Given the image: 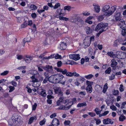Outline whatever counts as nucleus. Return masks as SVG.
I'll list each match as a JSON object with an SVG mask.
<instances>
[{"label":"nucleus","mask_w":126,"mask_h":126,"mask_svg":"<svg viewBox=\"0 0 126 126\" xmlns=\"http://www.w3.org/2000/svg\"><path fill=\"white\" fill-rule=\"evenodd\" d=\"M108 24L107 23H100L97 25L95 28V30L99 31L97 35V36L99 37L100 34L104 31H106L108 28Z\"/></svg>","instance_id":"obj_1"},{"label":"nucleus","mask_w":126,"mask_h":126,"mask_svg":"<svg viewBox=\"0 0 126 126\" xmlns=\"http://www.w3.org/2000/svg\"><path fill=\"white\" fill-rule=\"evenodd\" d=\"M56 83H60L62 85H64L65 84V81H63V80L64 77L62 74H59L55 75Z\"/></svg>","instance_id":"obj_2"},{"label":"nucleus","mask_w":126,"mask_h":126,"mask_svg":"<svg viewBox=\"0 0 126 126\" xmlns=\"http://www.w3.org/2000/svg\"><path fill=\"white\" fill-rule=\"evenodd\" d=\"M13 116L17 126H19L23 122V119L20 116L16 114H14Z\"/></svg>","instance_id":"obj_3"},{"label":"nucleus","mask_w":126,"mask_h":126,"mask_svg":"<svg viewBox=\"0 0 126 126\" xmlns=\"http://www.w3.org/2000/svg\"><path fill=\"white\" fill-rule=\"evenodd\" d=\"M69 57L70 59L76 61L80 59L79 55V54H71L69 55Z\"/></svg>","instance_id":"obj_4"},{"label":"nucleus","mask_w":126,"mask_h":126,"mask_svg":"<svg viewBox=\"0 0 126 126\" xmlns=\"http://www.w3.org/2000/svg\"><path fill=\"white\" fill-rule=\"evenodd\" d=\"M116 10V8L115 6H113L111 7L110 10L107 13L106 12L105 15L107 16H109L111 15Z\"/></svg>","instance_id":"obj_5"},{"label":"nucleus","mask_w":126,"mask_h":126,"mask_svg":"<svg viewBox=\"0 0 126 126\" xmlns=\"http://www.w3.org/2000/svg\"><path fill=\"white\" fill-rule=\"evenodd\" d=\"M41 67L45 70L48 71L49 73L52 72L53 71L52 66L49 65H47L45 66H42Z\"/></svg>","instance_id":"obj_6"},{"label":"nucleus","mask_w":126,"mask_h":126,"mask_svg":"<svg viewBox=\"0 0 126 126\" xmlns=\"http://www.w3.org/2000/svg\"><path fill=\"white\" fill-rule=\"evenodd\" d=\"M60 124L59 120L57 118H54L50 125L51 126H58Z\"/></svg>","instance_id":"obj_7"},{"label":"nucleus","mask_w":126,"mask_h":126,"mask_svg":"<svg viewBox=\"0 0 126 126\" xmlns=\"http://www.w3.org/2000/svg\"><path fill=\"white\" fill-rule=\"evenodd\" d=\"M66 103L65 100H64L63 97H60L56 102L58 106L62 104H65Z\"/></svg>","instance_id":"obj_8"},{"label":"nucleus","mask_w":126,"mask_h":126,"mask_svg":"<svg viewBox=\"0 0 126 126\" xmlns=\"http://www.w3.org/2000/svg\"><path fill=\"white\" fill-rule=\"evenodd\" d=\"M54 68L57 72L62 73L63 75H66L67 72V71L66 69L63 70L61 68H57V67H55Z\"/></svg>","instance_id":"obj_9"},{"label":"nucleus","mask_w":126,"mask_h":126,"mask_svg":"<svg viewBox=\"0 0 126 126\" xmlns=\"http://www.w3.org/2000/svg\"><path fill=\"white\" fill-rule=\"evenodd\" d=\"M55 75H52L49 77L48 81L50 82L54 83H56V79L55 78Z\"/></svg>","instance_id":"obj_10"},{"label":"nucleus","mask_w":126,"mask_h":126,"mask_svg":"<svg viewBox=\"0 0 126 126\" xmlns=\"http://www.w3.org/2000/svg\"><path fill=\"white\" fill-rule=\"evenodd\" d=\"M103 123L104 124H112L113 121L111 119L109 118L104 119L103 120Z\"/></svg>","instance_id":"obj_11"},{"label":"nucleus","mask_w":126,"mask_h":126,"mask_svg":"<svg viewBox=\"0 0 126 126\" xmlns=\"http://www.w3.org/2000/svg\"><path fill=\"white\" fill-rule=\"evenodd\" d=\"M25 57L26 58L25 59V61L27 63H30L33 58L32 56L28 55H26Z\"/></svg>","instance_id":"obj_12"},{"label":"nucleus","mask_w":126,"mask_h":126,"mask_svg":"<svg viewBox=\"0 0 126 126\" xmlns=\"http://www.w3.org/2000/svg\"><path fill=\"white\" fill-rule=\"evenodd\" d=\"M13 118L14 117L13 116L12 117V118L9 120V124L10 126L13 125L15 126H17V125H16V122L13 119Z\"/></svg>","instance_id":"obj_13"},{"label":"nucleus","mask_w":126,"mask_h":126,"mask_svg":"<svg viewBox=\"0 0 126 126\" xmlns=\"http://www.w3.org/2000/svg\"><path fill=\"white\" fill-rule=\"evenodd\" d=\"M91 41L89 39H85L84 40V44L85 46H89L90 44Z\"/></svg>","instance_id":"obj_14"},{"label":"nucleus","mask_w":126,"mask_h":126,"mask_svg":"<svg viewBox=\"0 0 126 126\" xmlns=\"http://www.w3.org/2000/svg\"><path fill=\"white\" fill-rule=\"evenodd\" d=\"M66 43L62 42L60 44V48L61 50L65 49L66 47Z\"/></svg>","instance_id":"obj_15"},{"label":"nucleus","mask_w":126,"mask_h":126,"mask_svg":"<svg viewBox=\"0 0 126 126\" xmlns=\"http://www.w3.org/2000/svg\"><path fill=\"white\" fill-rule=\"evenodd\" d=\"M110 8V7L109 5H106L103 6L102 10L103 12H106L108 11Z\"/></svg>","instance_id":"obj_16"},{"label":"nucleus","mask_w":126,"mask_h":126,"mask_svg":"<svg viewBox=\"0 0 126 126\" xmlns=\"http://www.w3.org/2000/svg\"><path fill=\"white\" fill-rule=\"evenodd\" d=\"M119 20L121 22L120 23V25H121L120 28H123L125 27L126 25L125 24V22L124 20L120 19Z\"/></svg>","instance_id":"obj_17"},{"label":"nucleus","mask_w":126,"mask_h":126,"mask_svg":"<svg viewBox=\"0 0 126 126\" xmlns=\"http://www.w3.org/2000/svg\"><path fill=\"white\" fill-rule=\"evenodd\" d=\"M86 32L87 34H90L92 31V29L89 27H85Z\"/></svg>","instance_id":"obj_18"},{"label":"nucleus","mask_w":126,"mask_h":126,"mask_svg":"<svg viewBox=\"0 0 126 126\" xmlns=\"http://www.w3.org/2000/svg\"><path fill=\"white\" fill-rule=\"evenodd\" d=\"M111 66L112 67H114L117 64V63L116 62L115 60L113 59L111 61Z\"/></svg>","instance_id":"obj_19"},{"label":"nucleus","mask_w":126,"mask_h":126,"mask_svg":"<svg viewBox=\"0 0 126 126\" xmlns=\"http://www.w3.org/2000/svg\"><path fill=\"white\" fill-rule=\"evenodd\" d=\"M94 6L95 11L97 13L99 12L100 10V7L96 5H94Z\"/></svg>","instance_id":"obj_20"},{"label":"nucleus","mask_w":126,"mask_h":126,"mask_svg":"<svg viewBox=\"0 0 126 126\" xmlns=\"http://www.w3.org/2000/svg\"><path fill=\"white\" fill-rule=\"evenodd\" d=\"M121 15L120 13H118L115 15V19L116 21L119 20L121 19Z\"/></svg>","instance_id":"obj_21"},{"label":"nucleus","mask_w":126,"mask_h":126,"mask_svg":"<svg viewBox=\"0 0 126 126\" xmlns=\"http://www.w3.org/2000/svg\"><path fill=\"white\" fill-rule=\"evenodd\" d=\"M54 92L56 94H58L61 90L60 88L57 86H54L53 87Z\"/></svg>","instance_id":"obj_22"},{"label":"nucleus","mask_w":126,"mask_h":126,"mask_svg":"<svg viewBox=\"0 0 126 126\" xmlns=\"http://www.w3.org/2000/svg\"><path fill=\"white\" fill-rule=\"evenodd\" d=\"M108 55L110 57L114 58L116 57V55L113 53L112 51L109 52L107 53Z\"/></svg>","instance_id":"obj_23"},{"label":"nucleus","mask_w":126,"mask_h":126,"mask_svg":"<svg viewBox=\"0 0 126 126\" xmlns=\"http://www.w3.org/2000/svg\"><path fill=\"white\" fill-rule=\"evenodd\" d=\"M116 57L119 59H122V52L117 51L116 53Z\"/></svg>","instance_id":"obj_24"},{"label":"nucleus","mask_w":126,"mask_h":126,"mask_svg":"<svg viewBox=\"0 0 126 126\" xmlns=\"http://www.w3.org/2000/svg\"><path fill=\"white\" fill-rule=\"evenodd\" d=\"M86 105V103L85 102L82 103H79L77 105V107L78 108H79L81 107L85 106Z\"/></svg>","instance_id":"obj_25"},{"label":"nucleus","mask_w":126,"mask_h":126,"mask_svg":"<svg viewBox=\"0 0 126 126\" xmlns=\"http://www.w3.org/2000/svg\"><path fill=\"white\" fill-rule=\"evenodd\" d=\"M87 91L90 93H91L92 92V87H87L86 89Z\"/></svg>","instance_id":"obj_26"},{"label":"nucleus","mask_w":126,"mask_h":126,"mask_svg":"<svg viewBox=\"0 0 126 126\" xmlns=\"http://www.w3.org/2000/svg\"><path fill=\"white\" fill-rule=\"evenodd\" d=\"M126 117L124 115H121L120 116L119 118V120L120 121L122 122L124 120H125Z\"/></svg>","instance_id":"obj_27"},{"label":"nucleus","mask_w":126,"mask_h":126,"mask_svg":"<svg viewBox=\"0 0 126 126\" xmlns=\"http://www.w3.org/2000/svg\"><path fill=\"white\" fill-rule=\"evenodd\" d=\"M54 55H51L50 56L48 57H44L43 59V60H48L52 58H54Z\"/></svg>","instance_id":"obj_28"},{"label":"nucleus","mask_w":126,"mask_h":126,"mask_svg":"<svg viewBox=\"0 0 126 126\" xmlns=\"http://www.w3.org/2000/svg\"><path fill=\"white\" fill-rule=\"evenodd\" d=\"M107 85H108L107 83H106L104 85V86L103 87V92L104 93H105L106 92L108 88V87Z\"/></svg>","instance_id":"obj_29"},{"label":"nucleus","mask_w":126,"mask_h":126,"mask_svg":"<svg viewBox=\"0 0 126 126\" xmlns=\"http://www.w3.org/2000/svg\"><path fill=\"white\" fill-rule=\"evenodd\" d=\"M104 18V15H100L98 16L97 18V19L98 21H102Z\"/></svg>","instance_id":"obj_30"},{"label":"nucleus","mask_w":126,"mask_h":126,"mask_svg":"<svg viewBox=\"0 0 126 126\" xmlns=\"http://www.w3.org/2000/svg\"><path fill=\"white\" fill-rule=\"evenodd\" d=\"M37 8L36 6L34 4L31 5L30 7V9L32 10H35Z\"/></svg>","instance_id":"obj_31"},{"label":"nucleus","mask_w":126,"mask_h":126,"mask_svg":"<svg viewBox=\"0 0 126 126\" xmlns=\"http://www.w3.org/2000/svg\"><path fill=\"white\" fill-rule=\"evenodd\" d=\"M93 82L88 80H87L86 83L87 85V87H92V85H93Z\"/></svg>","instance_id":"obj_32"},{"label":"nucleus","mask_w":126,"mask_h":126,"mask_svg":"<svg viewBox=\"0 0 126 126\" xmlns=\"http://www.w3.org/2000/svg\"><path fill=\"white\" fill-rule=\"evenodd\" d=\"M111 72V68L110 67L108 68L105 70V73L106 74H110Z\"/></svg>","instance_id":"obj_33"},{"label":"nucleus","mask_w":126,"mask_h":126,"mask_svg":"<svg viewBox=\"0 0 126 126\" xmlns=\"http://www.w3.org/2000/svg\"><path fill=\"white\" fill-rule=\"evenodd\" d=\"M47 94L45 90H42L41 91V95L43 97H45L46 96Z\"/></svg>","instance_id":"obj_34"},{"label":"nucleus","mask_w":126,"mask_h":126,"mask_svg":"<svg viewBox=\"0 0 126 126\" xmlns=\"http://www.w3.org/2000/svg\"><path fill=\"white\" fill-rule=\"evenodd\" d=\"M93 75L92 74H89L85 76V77L87 79H90L93 77Z\"/></svg>","instance_id":"obj_35"},{"label":"nucleus","mask_w":126,"mask_h":126,"mask_svg":"<svg viewBox=\"0 0 126 126\" xmlns=\"http://www.w3.org/2000/svg\"><path fill=\"white\" fill-rule=\"evenodd\" d=\"M34 119V118L33 117H31L29 119V121L28 122V124H31L33 121Z\"/></svg>","instance_id":"obj_36"},{"label":"nucleus","mask_w":126,"mask_h":126,"mask_svg":"<svg viewBox=\"0 0 126 126\" xmlns=\"http://www.w3.org/2000/svg\"><path fill=\"white\" fill-rule=\"evenodd\" d=\"M62 10L60 9H58L57 10V12H58V14L60 16H62L63 14L62 12Z\"/></svg>","instance_id":"obj_37"},{"label":"nucleus","mask_w":126,"mask_h":126,"mask_svg":"<svg viewBox=\"0 0 126 126\" xmlns=\"http://www.w3.org/2000/svg\"><path fill=\"white\" fill-rule=\"evenodd\" d=\"M46 121V119L44 118L43 120L41 121L39 123L41 125H43L45 124Z\"/></svg>","instance_id":"obj_38"},{"label":"nucleus","mask_w":126,"mask_h":126,"mask_svg":"<svg viewBox=\"0 0 126 126\" xmlns=\"http://www.w3.org/2000/svg\"><path fill=\"white\" fill-rule=\"evenodd\" d=\"M77 80L78 81H81L82 82L85 81V79L83 77H80L78 78Z\"/></svg>","instance_id":"obj_39"},{"label":"nucleus","mask_w":126,"mask_h":126,"mask_svg":"<svg viewBox=\"0 0 126 126\" xmlns=\"http://www.w3.org/2000/svg\"><path fill=\"white\" fill-rule=\"evenodd\" d=\"M122 31V34L123 36H125L126 34V29L125 28H123Z\"/></svg>","instance_id":"obj_40"},{"label":"nucleus","mask_w":126,"mask_h":126,"mask_svg":"<svg viewBox=\"0 0 126 126\" xmlns=\"http://www.w3.org/2000/svg\"><path fill=\"white\" fill-rule=\"evenodd\" d=\"M76 99L75 98H74L73 99L72 101L69 102L68 103L70 104V103H72V104H73L76 103Z\"/></svg>","instance_id":"obj_41"},{"label":"nucleus","mask_w":126,"mask_h":126,"mask_svg":"<svg viewBox=\"0 0 126 126\" xmlns=\"http://www.w3.org/2000/svg\"><path fill=\"white\" fill-rule=\"evenodd\" d=\"M60 6V4L59 3H57L54 6H53V9H56L58 8Z\"/></svg>","instance_id":"obj_42"},{"label":"nucleus","mask_w":126,"mask_h":126,"mask_svg":"<svg viewBox=\"0 0 126 126\" xmlns=\"http://www.w3.org/2000/svg\"><path fill=\"white\" fill-rule=\"evenodd\" d=\"M94 111L97 115L100 114L101 113V111H100L99 109L97 108H96L95 109Z\"/></svg>","instance_id":"obj_43"},{"label":"nucleus","mask_w":126,"mask_h":126,"mask_svg":"<svg viewBox=\"0 0 126 126\" xmlns=\"http://www.w3.org/2000/svg\"><path fill=\"white\" fill-rule=\"evenodd\" d=\"M9 88L10 89L9 92H11L13 91L15 89L14 87L11 86H9Z\"/></svg>","instance_id":"obj_44"},{"label":"nucleus","mask_w":126,"mask_h":126,"mask_svg":"<svg viewBox=\"0 0 126 126\" xmlns=\"http://www.w3.org/2000/svg\"><path fill=\"white\" fill-rule=\"evenodd\" d=\"M31 78L32 80V81L33 82H36L38 81V80L36 79L35 78L34 76H32L31 77Z\"/></svg>","instance_id":"obj_45"},{"label":"nucleus","mask_w":126,"mask_h":126,"mask_svg":"<svg viewBox=\"0 0 126 126\" xmlns=\"http://www.w3.org/2000/svg\"><path fill=\"white\" fill-rule=\"evenodd\" d=\"M62 63L61 61H59L57 63V64L58 67H60L62 65Z\"/></svg>","instance_id":"obj_46"},{"label":"nucleus","mask_w":126,"mask_h":126,"mask_svg":"<svg viewBox=\"0 0 126 126\" xmlns=\"http://www.w3.org/2000/svg\"><path fill=\"white\" fill-rule=\"evenodd\" d=\"M71 7L70 6H65L64 8V9L65 10H67L69 11L71 9Z\"/></svg>","instance_id":"obj_47"},{"label":"nucleus","mask_w":126,"mask_h":126,"mask_svg":"<svg viewBox=\"0 0 126 126\" xmlns=\"http://www.w3.org/2000/svg\"><path fill=\"white\" fill-rule=\"evenodd\" d=\"M122 59L126 58V53L124 52H122Z\"/></svg>","instance_id":"obj_48"},{"label":"nucleus","mask_w":126,"mask_h":126,"mask_svg":"<svg viewBox=\"0 0 126 126\" xmlns=\"http://www.w3.org/2000/svg\"><path fill=\"white\" fill-rule=\"evenodd\" d=\"M9 73V71H4L3 73L0 74V75L1 76H5L8 74Z\"/></svg>","instance_id":"obj_49"},{"label":"nucleus","mask_w":126,"mask_h":126,"mask_svg":"<svg viewBox=\"0 0 126 126\" xmlns=\"http://www.w3.org/2000/svg\"><path fill=\"white\" fill-rule=\"evenodd\" d=\"M110 108L113 110L115 111L117 110V108L114 105L111 106Z\"/></svg>","instance_id":"obj_50"},{"label":"nucleus","mask_w":126,"mask_h":126,"mask_svg":"<svg viewBox=\"0 0 126 126\" xmlns=\"http://www.w3.org/2000/svg\"><path fill=\"white\" fill-rule=\"evenodd\" d=\"M49 73L48 71H47L44 73V75L46 76V78H49Z\"/></svg>","instance_id":"obj_51"},{"label":"nucleus","mask_w":126,"mask_h":126,"mask_svg":"<svg viewBox=\"0 0 126 126\" xmlns=\"http://www.w3.org/2000/svg\"><path fill=\"white\" fill-rule=\"evenodd\" d=\"M58 94V96H60V97H63V93L61 90L59 92Z\"/></svg>","instance_id":"obj_52"},{"label":"nucleus","mask_w":126,"mask_h":126,"mask_svg":"<svg viewBox=\"0 0 126 126\" xmlns=\"http://www.w3.org/2000/svg\"><path fill=\"white\" fill-rule=\"evenodd\" d=\"M59 109L60 110H67L66 107L64 106H62L59 108Z\"/></svg>","instance_id":"obj_53"},{"label":"nucleus","mask_w":126,"mask_h":126,"mask_svg":"<svg viewBox=\"0 0 126 126\" xmlns=\"http://www.w3.org/2000/svg\"><path fill=\"white\" fill-rule=\"evenodd\" d=\"M115 75L112 74L110 76H109V79L110 80H112L114 79L115 78Z\"/></svg>","instance_id":"obj_54"},{"label":"nucleus","mask_w":126,"mask_h":126,"mask_svg":"<svg viewBox=\"0 0 126 126\" xmlns=\"http://www.w3.org/2000/svg\"><path fill=\"white\" fill-rule=\"evenodd\" d=\"M47 99L51 100L52 99H53L54 98V97L52 95H48L47 96Z\"/></svg>","instance_id":"obj_55"},{"label":"nucleus","mask_w":126,"mask_h":126,"mask_svg":"<svg viewBox=\"0 0 126 126\" xmlns=\"http://www.w3.org/2000/svg\"><path fill=\"white\" fill-rule=\"evenodd\" d=\"M66 75V76H67L72 77V73L69 72H67Z\"/></svg>","instance_id":"obj_56"},{"label":"nucleus","mask_w":126,"mask_h":126,"mask_svg":"<svg viewBox=\"0 0 126 126\" xmlns=\"http://www.w3.org/2000/svg\"><path fill=\"white\" fill-rule=\"evenodd\" d=\"M70 123V121L69 120H65L64 121V123L65 125H68L69 126Z\"/></svg>","instance_id":"obj_57"},{"label":"nucleus","mask_w":126,"mask_h":126,"mask_svg":"<svg viewBox=\"0 0 126 126\" xmlns=\"http://www.w3.org/2000/svg\"><path fill=\"white\" fill-rule=\"evenodd\" d=\"M55 58L56 59H60L61 57V55H59L58 54H56L55 56H54Z\"/></svg>","instance_id":"obj_58"},{"label":"nucleus","mask_w":126,"mask_h":126,"mask_svg":"<svg viewBox=\"0 0 126 126\" xmlns=\"http://www.w3.org/2000/svg\"><path fill=\"white\" fill-rule=\"evenodd\" d=\"M88 114L92 117H94L95 116V114L94 113L91 112L88 113Z\"/></svg>","instance_id":"obj_59"},{"label":"nucleus","mask_w":126,"mask_h":126,"mask_svg":"<svg viewBox=\"0 0 126 126\" xmlns=\"http://www.w3.org/2000/svg\"><path fill=\"white\" fill-rule=\"evenodd\" d=\"M37 106V105L36 103H34L32 106V110H35Z\"/></svg>","instance_id":"obj_60"},{"label":"nucleus","mask_w":126,"mask_h":126,"mask_svg":"<svg viewBox=\"0 0 126 126\" xmlns=\"http://www.w3.org/2000/svg\"><path fill=\"white\" fill-rule=\"evenodd\" d=\"M73 76H74L76 77H78L79 76V74L77 73L76 72H74L72 73Z\"/></svg>","instance_id":"obj_61"},{"label":"nucleus","mask_w":126,"mask_h":126,"mask_svg":"<svg viewBox=\"0 0 126 126\" xmlns=\"http://www.w3.org/2000/svg\"><path fill=\"white\" fill-rule=\"evenodd\" d=\"M123 87V86L122 84H121L120 85V87L119 89L120 91L121 92H123L124 90Z\"/></svg>","instance_id":"obj_62"},{"label":"nucleus","mask_w":126,"mask_h":126,"mask_svg":"<svg viewBox=\"0 0 126 126\" xmlns=\"http://www.w3.org/2000/svg\"><path fill=\"white\" fill-rule=\"evenodd\" d=\"M32 17L33 18H35L36 17V15L35 13H32L31 15Z\"/></svg>","instance_id":"obj_63"},{"label":"nucleus","mask_w":126,"mask_h":126,"mask_svg":"<svg viewBox=\"0 0 126 126\" xmlns=\"http://www.w3.org/2000/svg\"><path fill=\"white\" fill-rule=\"evenodd\" d=\"M56 114L55 113H54L53 114H52L50 116V118H52L56 117Z\"/></svg>","instance_id":"obj_64"}]
</instances>
